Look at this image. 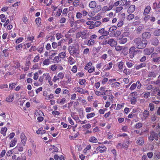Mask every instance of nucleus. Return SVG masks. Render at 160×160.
<instances>
[{"mask_svg": "<svg viewBox=\"0 0 160 160\" xmlns=\"http://www.w3.org/2000/svg\"><path fill=\"white\" fill-rule=\"evenodd\" d=\"M121 32L120 31H116L113 34V37H116L119 36L121 34Z\"/></svg>", "mask_w": 160, "mask_h": 160, "instance_id": "nucleus-46", "label": "nucleus"}, {"mask_svg": "<svg viewBox=\"0 0 160 160\" xmlns=\"http://www.w3.org/2000/svg\"><path fill=\"white\" fill-rule=\"evenodd\" d=\"M3 53L4 54V56L7 57L8 56V49H5L3 50Z\"/></svg>", "mask_w": 160, "mask_h": 160, "instance_id": "nucleus-56", "label": "nucleus"}, {"mask_svg": "<svg viewBox=\"0 0 160 160\" xmlns=\"http://www.w3.org/2000/svg\"><path fill=\"white\" fill-rule=\"evenodd\" d=\"M107 11H108V6H104L102 9V12H105Z\"/></svg>", "mask_w": 160, "mask_h": 160, "instance_id": "nucleus-55", "label": "nucleus"}, {"mask_svg": "<svg viewBox=\"0 0 160 160\" xmlns=\"http://www.w3.org/2000/svg\"><path fill=\"white\" fill-rule=\"evenodd\" d=\"M74 60L72 58H69L68 62L70 64H72L74 63Z\"/></svg>", "mask_w": 160, "mask_h": 160, "instance_id": "nucleus-64", "label": "nucleus"}, {"mask_svg": "<svg viewBox=\"0 0 160 160\" xmlns=\"http://www.w3.org/2000/svg\"><path fill=\"white\" fill-rule=\"evenodd\" d=\"M98 32L105 36H107L109 34V31H105L104 28H102L99 30Z\"/></svg>", "mask_w": 160, "mask_h": 160, "instance_id": "nucleus-9", "label": "nucleus"}, {"mask_svg": "<svg viewBox=\"0 0 160 160\" xmlns=\"http://www.w3.org/2000/svg\"><path fill=\"white\" fill-rule=\"evenodd\" d=\"M107 68H105L106 70H108L112 68V62H110L107 65Z\"/></svg>", "mask_w": 160, "mask_h": 160, "instance_id": "nucleus-41", "label": "nucleus"}, {"mask_svg": "<svg viewBox=\"0 0 160 160\" xmlns=\"http://www.w3.org/2000/svg\"><path fill=\"white\" fill-rule=\"evenodd\" d=\"M97 151H99L100 152H103L107 150L106 147L105 146H100L98 147L96 149Z\"/></svg>", "mask_w": 160, "mask_h": 160, "instance_id": "nucleus-11", "label": "nucleus"}, {"mask_svg": "<svg viewBox=\"0 0 160 160\" xmlns=\"http://www.w3.org/2000/svg\"><path fill=\"white\" fill-rule=\"evenodd\" d=\"M64 77V74L62 73V72H59L58 74V78H59V79H62L63 78V77Z\"/></svg>", "mask_w": 160, "mask_h": 160, "instance_id": "nucleus-47", "label": "nucleus"}, {"mask_svg": "<svg viewBox=\"0 0 160 160\" xmlns=\"http://www.w3.org/2000/svg\"><path fill=\"white\" fill-rule=\"evenodd\" d=\"M149 107L151 111H152L154 108V105L152 103H150L149 104Z\"/></svg>", "mask_w": 160, "mask_h": 160, "instance_id": "nucleus-49", "label": "nucleus"}, {"mask_svg": "<svg viewBox=\"0 0 160 160\" xmlns=\"http://www.w3.org/2000/svg\"><path fill=\"white\" fill-rule=\"evenodd\" d=\"M101 48V46H99L97 48L94 47L93 48V51H95L96 53L98 52H99Z\"/></svg>", "mask_w": 160, "mask_h": 160, "instance_id": "nucleus-38", "label": "nucleus"}, {"mask_svg": "<svg viewBox=\"0 0 160 160\" xmlns=\"http://www.w3.org/2000/svg\"><path fill=\"white\" fill-rule=\"evenodd\" d=\"M17 139L16 138H14V139L11 141V143L10 145V147H12L15 145L17 142Z\"/></svg>", "mask_w": 160, "mask_h": 160, "instance_id": "nucleus-30", "label": "nucleus"}, {"mask_svg": "<svg viewBox=\"0 0 160 160\" xmlns=\"http://www.w3.org/2000/svg\"><path fill=\"white\" fill-rule=\"evenodd\" d=\"M123 62H120L118 64V68L120 70L122 69L123 67Z\"/></svg>", "mask_w": 160, "mask_h": 160, "instance_id": "nucleus-42", "label": "nucleus"}, {"mask_svg": "<svg viewBox=\"0 0 160 160\" xmlns=\"http://www.w3.org/2000/svg\"><path fill=\"white\" fill-rule=\"evenodd\" d=\"M54 63H58L60 61L61 59L58 56L55 57L53 59Z\"/></svg>", "mask_w": 160, "mask_h": 160, "instance_id": "nucleus-31", "label": "nucleus"}, {"mask_svg": "<svg viewBox=\"0 0 160 160\" xmlns=\"http://www.w3.org/2000/svg\"><path fill=\"white\" fill-rule=\"evenodd\" d=\"M89 141L91 142L96 143L98 142V139L92 136L90 137Z\"/></svg>", "mask_w": 160, "mask_h": 160, "instance_id": "nucleus-18", "label": "nucleus"}, {"mask_svg": "<svg viewBox=\"0 0 160 160\" xmlns=\"http://www.w3.org/2000/svg\"><path fill=\"white\" fill-rule=\"evenodd\" d=\"M77 67L76 65H74L72 67V71L73 72H76L77 71Z\"/></svg>", "mask_w": 160, "mask_h": 160, "instance_id": "nucleus-63", "label": "nucleus"}, {"mask_svg": "<svg viewBox=\"0 0 160 160\" xmlns=\"http://www.w3.org/2000/svg\"><path fill=\"white\" fill-rule=\"evenodd\" d=\"M13 98L14 96L11 95L7 98V101L8 102H12L13 100Z\"/></svg>", "mask_w": 160, "mask_h": 160, "instance_id": "nucleus-24", "label": "nucleus"}, {"mask_svg": "<svg viewBox=\"0 0 160 160\" xmlns=\"http://www.w3.org/2000/svg\"><path fill=\"white\" fill-rule=\"evenodd\" d=\"M50 62L49 59H46L43 62V64L44 65H48L49 63Z\"/></svg>", "mask_w": 160, "mask_h": 160, "instance_id": "nucleus-48", "label": "nucleus"}, {"mask_svg": "<svg viewBox=\"0 0 160 160\" xmlns=\"http://www.w3.org/2000/svg\"><path fill=\"white\" fill-rule=\"evenodd\" d=\"M151 36V33L149 32H145L142 34V38L144 40L149 38Z\"/></svg>", "mask_w": 160, "mask_h": 160, "instance_id": "nucleus-6", "label": "nucleus"}, {"mask_svg": "<svg viewBox=\"0 0 160 160\" xmlns=\"http://www.w3.org/2000/svg\"><path fill=\"white\" fill-rule=\"evenodd\" d=\"M20 138H21V144L23 146H25L27 138L24 133L22 132L21 133L20 135Z\"/></svg>", "mask_w": 160, "mask_h": 160, "instance_id": "nucleus-5", "label": "nucleus"}, {"mask_svg": "<svg viewBox=\"0 0 160 160\" xmlns=\"http://www.w3.org/2000/svg\"><path fill=\"white\" fill-rule=\"evenodd\" d=\"M152 61L154 62H160V57H156L152 59Z\"/></svg>", "mask_w": 160, "mask_h": 160, "instance_id": "nucleus-28", "label": "nucleus"}, {"mask_svg": "<svg viewBox=\"0 0 160 160\" xmlns=\"http://www.w3.org/2000/svg\"><path fill=\"white\" fill-rule=\"evenodd\" d=\"M151 10V8L150 6H148L145 8L143 12L144 16L148 15L150 12Z\"/></svg>", "mask_w": 160, "mask_h": 160, "instance_id": "nucleus-12", "label": "nucleus"}, {"mask_svg": "<svg viewBox=\"0 0 160 160\" xmlns=\"http://www.w3.org/2000/svg\"><path fill=\"white\" fill-rule=\"evenodd\" d=\"M130 102L131 104L134 105L137 102V98L136 97H132L130 99Z\"/></svg>", "mask_w": 160, "mask_h": 160, "instance_id": "nucleus-23", "label": "nucleus"}, {"mask_svg": "<svg viewBox=\"0 0 160 160\" xmlns=\"http://www.w3.org/2000/svg\"><path fill=\"white\" fill-rule=\"evenodd\" d=\"M136 85L135 83H133L130 87V89L131 90H133L136 88Z\"/></svg>", "mask_w": 160, "mask_h": 160, "instance_id": "nucleus-62", "label": "nucleus"}, {"mask_svg": "<svg viewBox=\"0 0 160 160\" xmlns=\"http://www.w3.org/2000/svg\"><path fill=\"white\" fill-rule=\"evenodd\" d=\"M82 36L81 37L82 39H86L87 38V36L88 35V33L85 31L81 32Z\"/></svg>", "mask_w": 160, "mask_h": 160, "instance_id": "nucleus-27", "label": "nucleus"}, {"mask_svg": "<svg viewBox=\"0 0 160 160\" xmlns=\"http://www.w3.org/2000/svg\"><path fill=\"white\" fill-rule=\"evenodd\" d=\"M143 114L144 117H145V118H147L149 114V112L147 110L144 111L143 113Z\"/></svg>", "mask_w": 160, "mask_h": 160, "instance_id": "nucleus-32", "label": "nucleus"}, {"mask_svg": "<svg viewBox=\"0 0 160 160\" xmlns=\"http://www.w3.org/2000/svg\"><path fill=\"white\" fill-rule=\"evenodd\" d=\"M82 15V13L78 12L77 13L76 17L78 19H80L81 18Z\"/></svg>", "mask_w": 160, "mask_h": 160, "instance_id": "nucleus-52", "label": "nucleus"}, {"mask_svg": "<svg viewBox=\"0 0 160 160\" xmlns=\"http://www.w3.org/2000/svg\"><path fill=\"white\" fill-rule=\"evenodd\" d=\"M158 134L155 132L153 131L150 132V135L149 137V139L152 141L155 138H157Z\"/></svg>", "mask_w": 160, "mask_h": 160, "instance_id": "nucleus-8", "label": "nucleus"}, {"mask_svg": "<svg viewBox=\"0 0 160 160\" xmlns=\"http://www.w3.org/2000/svg\"><path fill=\"white\" fill-rule=\"evenodd\" d=\"M101 16L100 15H97L94 17H92V20L96 21L100 19Z\"/></svg>", "mask_w": 160, "mask_h": 160, "instance_id": "nucleus-40", "label": "nucleus"}, {"mask_svg": "<svg viewBox=\"0 0 160 160\" xmlns=\"http://www.w3.org/2000/svg\"><path fill=\"white\" fill-rule=\"evenodd\" d=\"M127 41V39L126 38H122L119 40L118 42L120 44L125 43Z\"/></svg>", "mask_w": 160, "mask_h": 160, "instance_id": "nucleus-19", "label": "nucleus"}, {"mask_svg": "<svg viewBox=\"0 0 160 160\" xmlns=\"http://www.w3.org/2000/svg\"><path fill=\"white\" fill-rule=\"evenodd\" d=\"M59 55V57L60 58H64L66 56V54L65 52H61L60 53Z\"/></svg>", "mask_w": 160, "mask_h": 160, "instance_id": "nucleus-45", "label": "nucleus"}, {"mask_svg": "<svg viewBox=\"0 0 160 160\" xmlns=\"http://www.w3.org/2000/svg\"><path fill=\"white\" fill-rule=\"evenodd\" d=\"M153 34L155 36H160V29L155 30L153 32Z\"/></svg>", "mask_w": 160, "mask_h": 160, "instance_id": "nucleus-22", "label": "nucleus"}, {"mask_svg": "<svg viewBox=\"0 0 160 160\" xmlns=\"http://www.w3.org/2000/svg\"><path fill=\"white\" fill-rule=\"evenodd\" d=\"M91 127V126L90 123H88L87 124L83 125L82 126V127L84 129H89Z\"/></svg>", "mask_w": 160, "mask_h": 160, "instance_id": "nucleus-36", "label": "nucleus"}, {"mask_svg": "<svg viewBox=\"0 0 160 160\" xmlns=\"http://www.w3.org/2000/svg\"><path fill=\"white\" fill-rule=\"evenodd\" d=\"M46 131L43 130L42 128H40L36 132V133L38 134H41L42 135L43 134L45 133Z\"/></svg>", "mask_w": 160, "mask_h": 160, "instance_id": "nucleus-17", "label": "nucleus"}, {"mask_svg": "<svg viewBox=\"0 0 160 160\" xmlns=\"http://www.w3.org/2000/svg\"><path fill=\"white\" fill-rule=\"evenodd\" d=\"M15 149L16 150H18L19 151H22L23 150V148L21 147H17Z\"/></svg>", "mask_w": 160, "mask_h": 160, "instance_id": "nucleus-60", "label": "nucleus"}, {"mask_svg": "<svg viewBox=\"0 0 160 160\" xmlns=\"http://www.w3.org/2000/svg\"><path fill=\"white\" fill-rule=\"evenodd\" d=\"M107 44L112 47H114L117 45V43L116 40L112 38L109 39L108 41Z\"/></svg>", "mask_w": 160, "mask_h": 160, "instance_id": "nucleus-4", "label": "nucleus"}, {"mask_svg": "<svg viewBox=\"0 0 160 160\" xmlns=\"http://www.w3.org/2000/svg\"><path fill=\"white\" fill-rule=\"evenodd\" d=\"M97 3L95 1H92L89 4V6L91 8H93L96 6Z\"/></svg>", "mask_w": 160, "mask_h": 160, "instance_id": "nucleus-16", "label": "nucleus"}, {"mask_svg": "<svg viewBox=\"0 0 160 160\" xmlns=\"http://www.w3.org/2000/svg\"><path fill=\"white\" fill-rule=\"evenodd\" d=\"M68 21L70 23H74L75 22L74 16L72 15L70 18H69Z\"/></svg>", "mask_w": 160, "mask_h": 160, "instance_id": "nucleus-39", "label": "nucleus"}, {"mask_svg": "<svg viewBox=\"0 0 160 160\" xmlns=\"http://www.w3.org/2000/svg\"><path fill=\"white\" fill-rule=\"evenodd\" d=\"M26 157L23 154H22L21 156L17 157L15 160H26Z\"/></svg>", "mask_w": 160, "mask_h": 160, "instance_id": "nucleus-20", "label": "nucleus"}, {"mask_svg": "<svg viewBox=\"0 0 160 160\" xmlns=\"http://www.w3.org/2000/svg\"><path fill=\"white\" fill-rule=\"evenodd\" d=\"M7 130V128H2L1 130V133L4 136L6 135V132Z\"/></svg>", "mask_w": 160, "mask_h": 160, "instance_id": "nucleus-25", "label": "nucleus"}, {"mask_svg": "<svg viewBox=\"0 0 160 160\" xmlns=\"http://www.w3.org/2000/svg\"><path fill=\"white\" fill-rule=\"evenodd\" d=\"M115 47V49L117 51H119L122 50L123 48L122 47L120 46H116Z\"/></svg>", "mask_w": 160, "mask_h": 160, "instance_id": "nucleus-53", "label": "nucleus"}, {"mask_svg": "<svg viewBox=\"0 0 160 160\" xmlns=\"http://www.w3.org/2000/svg\"><path fill=\"white\" fill-rule=\"evenodd\" d=\"M90 68L88 70V72L89 73H91L93 72L95 70V68L93 66H91L90 67Z\"/></svg>", "mask_w": 160, "mask_h": 160, "instance_id": "nucleus-58", "label": "nucleus"}, {"mask_svg": "<svg viewBox=\"0 0 160 160\" xmlns=\"http://www.w3.org/2000/svg\"><path fill=\"white\" fill-rule=\"evenodd\" d=\"M135 45L138 49H143L147 46L148 41L146 40H142L140 38H138L134 39Z\"/></svg>", "mask_w": 160, "mask_h": 160, "instance_id": "nucleus-1", "label": "nucleus"}, {"mask_svg": "<svg viewBox=\"0 0 160 160\" xmlns=\"http://www.w3.org/2000/svg\"><path fill=\"white\" fill-rule=\"evenodd\" d=\"M120 2L121 3L122 6L128 7L130 4V1H127V0H121Z\"/></svg>", "mask_w": 160, "mask_h": 160, "instance_id": "nucleus-14", "label": "nucleus"}, {"mask_svg": "<svg viewBox=\"0 0 160 160\" xmlns=\"http://www.w3.org/2000/svg\"><path fill=\"white\" fill-rule=\"evenodd\" d=\"M135 9V6L134 5L130 6L128 8L127 12L129 13H132L133 12Z\"/></svg>", "mask_w": 160, "mask_h": 160, "instance_id": "nucleus-13", "label": "nucleus"}, {"mask_svg": "<svg viewBox=\"0 0 160 160\" xmlns=\"http://www.w3.org/2000/svg\"><path fill=\"white\" fill-rule=\"evenodd\" d=\"M122 9L123 8L122 6L117 7L116 8V12H119L121 11Z\"/></svg>", "mask_w": 160, "mask_h": 160, "instance_id": "nucleus-50", "label": "nucleus"}, {"mask_svg": "<svg viewBox=\"0 0 160 160\" xmlns=\"http://www.w3.org/2000/svg\"><path fill=\"white\" fill-rule=\"evenodd\" d=\"M2 16V18L1 19V22H5L6 20V18L5 17V15L3 14H2L0 16Z\"/></svg>", "mask_w": 160, "mask_h": 160, "instance_id": "nucleus-57", "label": "nucleus"}, {"mask_svg": "<svg viewBox=\"0 0 160 160\" xmlns=\"http://www.w3.org/2000/svg\"><path fill=\"white\" fill-rule=\"evenodd\" d=\"M40 57L38 55L36 56L33 59V62H37L39 60Z\"/></svg>", "mask_w": 160, "mask_h": 160, "instance_id": "nucleus-51", "label": "nucleus"}, {"mask_svg": "<svg viewBox=\"0 0 160 160\" xmlns=\"http://www.w3.org/2000/svg\"><path fill=\"white\" fill-rule=\"evenodd\" d=\"M41 19L40 18H37L35 19V22L38 26L41 25Z\"/></svg>", "mask_w": 160, "mask_h": 160, "instance_id": "nucleus-34", "label": "nucleus"}, {"mask_svg": "<svg viewBox=\"0 0 160 160\" xmlns=\"http://www.w3.org/2000/svg\"><path fill=\"white\" fill-rule=\"evenodd\" d=\"M117 28L116 26L113 25L109 28L108 31L110 32H112L116 30Z\"/></svg>", "mask_w": 160, "mask_h": 160, "instance_id": "nucleus-33", "label": "nucleus"}, {"mask_svg": "<svg viewBox=\"0 0 160 160\" xmlns=\"http://www.w3.org/2000/svg\"><path fill=\"white\" fill-rule=\"evenodd\" d=\"M95 43V41L91 39L88 41V45H92Z\"/></svg>", "mask_w": 160, "mask_h": 160, "instance_id": "nucleus-43", "label": "nucleus"}, {"mask_svg": "<svg viewBox=\"0 0 160 160\" xmlns=\"http://www.w3.org/2000/svg\"><path fill=\"white\" fill-rule=\"evenodd\" d=\"M138 50L136 49L135 47H131L129 49V57L131 58H132L135 56L136 53L138 51Z\"/></svg>", "mask_w": 160, "mask_h": 160, "instance_id": "nucleus-3", "label": "nucleus"}, {"mask_svg": "<svg viewBox=\"0 0 160 160\" xmlns=\"http://www.w3.org/2000/svg\"><path fill=\"white\" fill-rule=\"evenodd\" d=\"M134 18V14L132 13H130L128 15L127 17V19L128 20H132Z\"/></svg>", "mask_w": 160, "mask_h": 160, "instance_id": "nucleus-29", "label": "nucleus"}, {"mask_svg": "<svg viewBox=\"0 0 160 160\" xmlns=\"http://www.w3.org/2000/svg\"><path fill=\"white\" fill-rule=\"evenodd\" d=\"M146 66V63L144 62L141 63L138 65H137L135 66V68L136 69L138 70L140 68L144 67Z\"/></svg>", "mask_w": 160, "mask_h": 160, "instance_id": "nucleus-15", "label": "nucleus"}, {"mask_svg": "<svg viewBox=\"0 0 160 160\" xmlns=\"http://www.w3.org/2000/svg\"><path fill=\"white\" fill-rule=\"evenodd\" d=\"M151 42L152 45L154 46H157L159 44V40L158 38L156 37L152 38Z\"/></svg>", "mask_w": 160, "mask_h": 160, "instance_id": "nucleus-10", "label": "nucleus"}, {"mask_svg": "<svg viewBox=\"0 0 160 160\" xmlns=\"http://www.w3.org/2000/svg\"><path fill=\"white\" fill-rule=\"evenodd\" d=\"M153 52V49L145 48L143 51V53L145 55H150Z\"/></svg>", "mask_w": 160, "mask_h": 160, "instance_id": "nucleus-7", "label": "nucleus"}, {"mask_svg": "<svg viewBox=\"0 0 160 160\" xmlns=\"http://www.w3.org/2000/svg\"><path fill=\"white\" fill-rule=\"evenodd\" d=\"M102 24V23L100 21H96L94 23V25L95 26V27H98L100 26Z\"/></svg>", "mask_w": 160, "mask_h": 160, "instance_id": "nucleus-54", "label": "nucleus"}, {"mask_svg": "<svg viewBox=\"0 0 160 160\" xmlns=\"http://www.w3.org/2000/svg\"><path fill=\"white\" fill-rule=\"evenodd\" d=\"M95 115V113L94 112H92L90 113H88L87 115V118L89 119L90 118L94 117Z\"/></svg>", "mask_w": 160, "mask_h": 160, "instance_id": "nucleus-35", "label": "nucleus"}, {"mask_svg": "<svg viewBox=\"0 0 160 160\" xmlns=\"http://www.w3.org/2000/svg\"><path fill=\"white\" fill-rule=\"evenodd\" d=\"M23 40V38H20L17 39V40L16 41V43H18L22 41Z\"/></svg>", "mask_w": 160, "mask_h": 160, "instance_id": "nucleus-61", "label": "nucleus"}, {"mask_svg": "<svg viewBox=\"0 0 160 160\" xmlns=\"http://www.w3.org/2000/svg\"><path fill=\"white\" fill-rule=\"evenodd\" d=\"M63 37L61 33H57L56 34V38L58 40H59Z\"/></svg>", "mask_w": 160, "mask_h": 160, "instance_id": "nucleus-37", "label": "nucleus"}, {"mask_svg": "<svg viewBox=\"0 0 160 160\" xmlns=\"http://www.w3.org/2000/svg\"><path fill=\"white\" fill-rule=\"evenodd\" d=\"M128 48L127 47H124L122 49V52L123 53V54L124 55H126L128 53Z\"/></svg>", "mask_w": 160, "mask_h": 160, "instance_id": "nucleus-21", "label": "nucleus"}, {"mask_svg": "<svg viewBox=\"0 0 160 160\" xmlns=\"http://www.w3.org/2000/svg\"><path fill=\"white\" fill-rule=\"evenodd\" d=\"M157 74L153 72H149L148 75V77H155L156 76Z\"/></svg>", "mask_w": 160, "mask_h": 160, "instance_id": "nucleus-26", "label": "nucleus"}, {"mask_svg": "<svg viewBox=\"0 0 160 160\" xmlns=\"http://www.w3.org/2000/svg\"><path fill=\"white\" fill-rule=\"evenodd\" d=\"M150 93L149 92H146L144 95V97L148 98V97H149L150 96Z\"/></svg>", "mask_w": 160, "mask_h": 160, "instance_id": "nucleus-59", "label": "nucleus"}, {"mask_svg": "<svg viewBox=\"0 0 160 160\" xmlns=\"http://www.w3.org/2000/svg\"><path fill=\"white\" fill-rule=\"evenodd\" d=\"M79 46L78 45L71 44L68 48V50L71 54H79Z\"/></svg>", "mask_w": 160, "mask_h": 160, "instance_id": "nucleus-2", "label": "nucleus"}, {"mask_svg": "<svg viewBox=\"0 0 160 160\" xmlns=\"http://www.w3.org/2000/svg\"><path fill=\"white\" fill-rule=\"evenodd\" d=\"M142 123L141 122H138L135 125V128H140L142 127Z\"/></svg>", "mask_w": 160, "mask_h": 160, "instance_id": "nucleus-44", "label": "nucleus"}]
</instances>
